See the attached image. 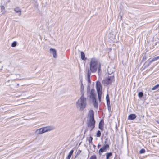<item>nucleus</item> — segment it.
Listing matches in <instances>:
<instances>
[{
	"mask_svg": "<svg viewBox=\"0 0 159 159\" xmlns=\"http://www.w3.org/2000/svg\"><path fill=\"white\" fill-rule=\"evenodd\" d=\"M95 121L94 118V112L91 110L89 111L87 120V125L89 128H90L92 131L95 127Z\"/></svg>",
	"mask_w": 159,
	"mask_h": 159,
	"instance_id": "f257e3e1",
	"label": "nucleus"
},
{
	"mask_svg": "<svg viewBox=\"0 0 159 159\" xmlns=\"http://www.w3.org/2000/svg\"><path fill=\"white\" fill-rule=\"evenodd\" d=\"M76 104L77 108L80 111H83L87 105L86 98L84 96H81L76 102Z\"/></svg>",
	"mask_w": 159,
	"mask_h": 159,
	"instance_id": "f03ea898",
	"label": "nucleus"
},
{
	"mask_svg": "<svg viewBox=\"0 0 159 159\" xmlns=\"http://www.w3.org/2000/svg\"><path fill=\"white\" fill-rule=\"evenodd\" d=\"M90 68L87 69V72L94 73L97 70L98 68V60L95 57H93L91 59L89 63Z\"/></svg>",
	"mask_w": 159,
	"mask_h": 159,
	"instance_id": "7ed1b4c3",
	"label": "nucleus"
},
{
	"mask_svg": "<svg viewBox=\"0 0 159 159\" xmlns=\"http://www.w3.org/2000/svg\"><path fill=\"white\" fill-rule=\"evenodd\" d=\"M96 87L99 101H100L102 94V85L101 83L98 81L96 83Z\"/></svg>",
	"mask_w": 159,
	"mask_h": 159,
	"instance_id": "20e7f679",
	"label": "nucleus"
},
{
	"mask_svg": "<svg viewBox=\"0 0 159 159\" xmlns=\"http://www.w3.org/2000/svg\"><path fill=\"white\" fill-rule=\"evenodd\" d=\"M113 76H108L107 78L105 79L102 81V83L105 84H111L114 80Z\"/></svg>",
	"mask_w": 159,
	"mask_h": 159,
	"instance_id": "39448f33",
	"label": "nucleus"
},
{
	"mask_svg": "<svg viewBox=\"0 0 159 159\" xmlns=\"http://www.w3.org/2000/svg\"><path fill=\"white\" fill-rule=\"evenodd\" d=\"M109 148V146L108 144H106L105 145H104L102 147L100 148L98 151L99 155H101L102 153L106 152Z\"/></svg>",
	"mask_w": 159,
	"mask_h": 159,
	"instance_id": "423d86ee",
	"label": "nucleus"
},
{
	"mask_svg": "<svg viewBox=\"0 0 159 159\" xmlns=\"http://www.w3.org/2000/svg\"><path fill=\"white\" fill-rule=\"evenodd\" d=\"M44 132L53 130L54 129V127L52 126H48L43 127Z\"/></svg>",
	"mask_w": 159,
	"mask_h": 159,
	"instance_id": "0eeeda50",
	"label": "nucleus"
},
{
	"mask_svg": "<svg viewBox=\"0 0 159 159\" xmlns=\"http://www.w3.org/2000/svg\"><path fill=\"white\" fill-rule=\"evenodd\" d=\"M81 82V86H80V92L81 94V96H84V88L83 85V84L82 83V80H80Z\"/></svg>",
	"mask_w": 159,
	"mask_h": 159,
	"instance_id": "6e6552de",
	"label": "nucleus"
},
{
	"mask_svg": "<svg viewBox=\"0 0 159 159\" xmlns=\"http://www.w3.org/2000/svg\"><path fill=\"white\" fill-rule=\"evenodd\" d=\"M49 51L50 53L52 54L54 58H56L57 57V51L55 49L51 48L50 49Z\"/></svg>",
	"mask_w": 159,
	"mask_h": 159,
	"instance_id": "1a4fd4ad",
	"label": "nucleus"
},
{
	"mask_svg": "<svg viewBox=\"0 0 159 159\" xmlns=\"http://www.w3.org/2000/svg\"><path fill=\"white\" fill-rule=\"evenodd\" d=\"M45 133L43 128H40L37 129L35 133L37 134H39Z\"/></svg>",
	"mask_w": 159,
	"mask_h": 159,
	"instance_id": "9d476101",
	"label": "nucleus"
},
{
	"mask_svg": "<svg viewBox=\"0 0 159 159\" xmlns=\"http://www.w3.org/2000/svg\"><path fill=\"white\" fill-rule=\"evenodd\" d=\"M90 95L91 100H94L96 98L95 94V90L94 89H92L90 92Z\"/></svg>",
	"mask_w": 159,
	"mask_h": 159,
	"instance_id": "9b49d317",
	"label": "nucleus"
},
{
	"mask_svg": "<svg viewBox=\"0 0 159 159\" xmlns=\"http://www.w3.org/2000/svg\"><path fill=\"white\" fill-rule=\"evenodd\" d=\"M14 11L16 13H18V15L20 16L21 14V10L19 7H16L14 9Z\"/></svg>",
	"mask_w": 159,
	"mask_h": 159,
	"instance_id": "f8f14e48",
	"label": "nucleus"
},
{
	"mask_svg": "<svg viewBox=\"0 0 159 159\" xmlns=\"http://www.w3.org/2000/svg\"><path fill=\"white\" fill-rule=\"evenodd\" d=\"M91 74V73L90 72H89V71H88V72H87V79L88 82V85H90V84H91V79L90 78Z\"/></svg>",
	"mask_w": 159,
	"mask_h": 159,
	"instance_id": "ddd939ff",
	"label": "nucleus"
},
{
	"mask_svg": "<svg viewBox=\"0 0 159 159\" xmlns=\"http://www.w3.org/2000/svg\"><path fill=\"white\" fill-rule=\"evenodd\" d=\"M136 116L134 114H131L129 115L128 117V119L130 120H133L136 118Z\"/></svg>",
	"mask_w": 159,
	"mask_h": 159,
	"instance_id": "4468645a",
	"label": "nucleus"
},
{
	"mask_svg": "<svg viewBox=\"0 0 159 159\" xmlns=\"http://www.w3.org/2000/svg\"><path fill=\"white\" fill-rule=\"evenodd\" d=\"M103 120L102 121V120H101V121L100 122L99 125H98V127L99 129H100L101 130H103Z\"/></svg>",
	"mask_w": 159,
	"mask_h": 159,
	"instance_id": "2eb2a0df",
	"label": "nucleus"
},
{
	"mask_svg": "<svg viewBox=\"0 0 159 159\" xmlns=\"http://www.w3.org/2000/svg\"><path fill=\"white\" fill-rule=\"evenodd\" d=\"M91 100L92 102H93V105L94 107L96 108H98V103L96 102V99H95L94 100Z\"/></svg>",
	"mask_w": 159,
	"mask_h": 159,
	"instance_id": "dca6fc26",
	"label": "nucleus"
},
{
	"mask_svg": "<svg viewBox=\"0 0 159 159\" xmlns=\"http://www.w3.org/2000/svg\"><path fill=\"white\" fill-rule=\"evenodd\" d=\"M81 57L82 60H85L86 59V58L85 57V55L83 52H81Z\"/></svg>",
	"mask_w": 159,
	"mask_h": 159,
	"instance_id": "f3484780",
	"label": "nucleus"
},
{
	"mask_svg": "<svg viewBox=\"0 0 159 159\" xmlns=\"http://www.w3.org/2000/svg\"><path fill=\"white\" fill-rule=\"evenodd\" d=\"M73 152H74V150L73 149L71 150L70 151L68 155L67 156V159H70L72 155L73 154Z\"/></svg>",
	"mask_w": 159,
	"mask_h": 159,
	"instance_id": "a211bd4d",
	"label": "nucleus"
},
{
	"mask_svg": "<svg viewBox=\"0 0 159 159\" xmlns=\"http://www.w3.org/2000/svg\"><path fill=\"white\" fill-rule=\"evenodd\" d=\"M106 159H109V157L112 155V153L111 152L107 153L106 154Z\"/></svg>",
	"mask_w": 159,
	"mask_h": 159,
	"instance_id": "6ab92c4d",
	"label": "nucleus"
},
{
	"mask_svg": "<svg viewBox=\"0 0 159 159\" xmlns=\"http://www.w3.org/2000/svg\"><path fill=\"white\" fill-rule=\"evenodd\" d=\"M106 100L107 101V103H110V98L108 94H107L106 96Z\"/></svg>",
	"mask_w": 159,
	"mask_h": 159,
	"instance_id": "aec40b11",
	"label": "nucleus"
},
{
	"mask_svg": "<svg viewBox=\"0 0 159 159\" xmlns=\"http://www.w3.org/2000/svg\"><path fill=\"white\" fill-rule=\"evenodd\" d=\"M101 135V133L100 131L98 130L96 134V136L97 137H99Z\"/></svg>",
	"mask_w": 159,
	"mask_h": 159,
	"instance_id": "412c9836",
	"label": "nucleus"
},
{
	"mask_svg": "<svg viewBox=\"0 0 159 159\" xmlns=\"http://www.w3.org/2000/svg\"><path fill=\"white\" fill-rule=\"evenodd\" d=\"M157 60V59L156 58V57H154L152 58V59L150 61L149 64H150L152 62H153L154 61Z\"/></svg>",
	"mask_w": 159,
	"mask_h": 159,
	"instance_id": "4be33fe9",
	"label": "nucleus"
},
{
	"mask_svg": "<svg viewBox=\"0 0 159 159\" xmlns=\"http://www.w3.org/2000/svg\"><path fill=\"white\" fill-rule=\"evenodd\" d=\"M17 42L16 41H14L11 44V46L12 47H14L16 46Z\"/></svg>",
	"mask_w": 159,
	"mask_h": 159,
	"instance_id": "5701e85b",
	"label": "nucleus"
},
{
	"mask_svg": "<svg viewBox=\"0 0 159 159\" xmlns=\"http://www.w3.org/2000/svg\"><path fill=\"white\" fill-rule=\"evenodd\" d=\"M98 68V72L99 73L101 70V63H99Z\"/></svg>",
	"mask_w": 159,
	"mask_h": 159,
	"instance_id": "b1692460",
	"label": "nucleus"
},
{
	"mask_svg": "<svg viewBox=\"0 0 159 159\" xmlns=\"http://www.w3.org/2000/svg\"><path fill=\"white\" fill-rule=\"evenodd\" d=\"M145 150L144 149L142 148L140 150L139 153L140 154H142L145 153Z\"/></svg>",
	"mask_w": 159,
	"mask_h": 159,
	"instance_id": "393cba45",
	"label": "nucleus"
},
{
	"mask_svg": "<svg viewBox=\"0 0 159 159\" xmlns=\"http://www.w3.org/2000/svg\"><path fill=\"white\" fill-rule=\"evenodd\" d=\"M158 87H159V84L156 85L152 88V90H155Z\"/></svg>",
	"mask_w": 159,
	"mask_h": 159,
	"instance_id": "a878e982",
	"label": "nucleus"
},
{
	"mask_svg": "<svg viewBox=\"0 0 159 159\" xmlns=\"http://www.w3.org/2000/svg\"><path fill=\"white\" fill-rule=\"evenodd\" d=\"M143 95V93L142 92H139L138 93V96L139 98H141Z\"/></svg>",
	"mask_w": 159,
	"mask_h": 159,
	"instance_id": "bb28decb",
	"label": "nucleus"
},
{
	"mask_svg": "<svg viewBox=\"0 0 159 159\" xmlns=\"http://www.w3.org/2000/svg\"><path fill=\"white\" fill-rule=\"evenodd\" d=\"M89 159H97V157L96 155H93L91 156Z\"/></svg>",
	"mask_w": 159,
	"mask_h": 159,
	"instance_id": "cd10ccee",
	"label": "nucleus"
},
{
	"mask_svg": "<svg viewBox=\"0 0 159 159\" xmlns=\"http://www.w3.org/2000/svg\"><path fill=\"white\" fill-rule=\"evenodd\" d=\"M93 140V138L90 136V139H89L88 141L89 143H92V140Z\"/></svg>",
	"mask_w": 159,
	"mask_h": 159,
	"instance_id": "c85d7f7f",
	"label": "nucleus"
},
{
	"mask_svg": "<svg viewBox=\"0 0 159 159\" xmlns=\"http://www.w3.org/2000/svg\"><path fill=\"white\" fill-rule=\"evenodd\" d=\"M1 11H3L5 10V7L3 5H1Z\"/></svg>",
	"mask_w": 159,
	"mask_h": 159,
	"instance_id": "c756f323",
	"label": "nucleus"
},
{
	"mask_svg": "<svg viewBox=\"0 0 159 159\" xmlns=\"http://www.w3.org/2000/svg\"><path fill=\"white\" fill-rule=\"evenodd\" d=\"M107 107H108V109L109 111L111 110V105L110 104V103H107Z\"/></svg>",
	"mask_w": 159,
	"mask_h": 159,
	"instance_id": "7c9ffc66",
	"label": "nucleus"
},
{
	"mask_svg": "<svg viewBox=\"0 0 159 159\" xmlns=\"http://www.w3.org/2000/svg\"><path fill=\"white\" fill-rule=\"evenodd\" d=\"M146 59V56L145 55H144L143 57V60H145Z\"/></svg>",
	"mask_w": 159,
	"mask_h": 159,
	"instance_id": "2f4dec72",
	"label": "nucleus"
},
{
	"mask_svg": "<svg viewBox=\"0 0 159 159\" xmlns=\"http://www.w3.org/2000/svg\"><path fill=\"white\" fill-rule=\"evenodd\" d=\"M101 146V145L100 144H98V148H99Z\"/></svg>",
	"mask_w": 159,
	"mask_h": 159,
	"instance_id": "473e14b6",
	"label": "nucleus"
},
{
	"mask_svg": "<svg viewBox=\"0 0 159 159\" xmlns=\"http://www.w3.org/2000/svg\"><path fill=\"white\" fill-rule=\"evenodd\" d=\"M156 57V58H157V60L159 59V56H157Z\"/></svg>",
	"mask_w": 159,
	"mask_h": 159,
	"instance_id": "72a5a7b5",
	"label": "nucleus"
},
{
	"mask_svg": "<svg viewBox=\"0 0 159 159\" xmlns=\"http://www.w3.org/2000/svg\"><path fill=\"white\" fill-rule=\"evenodd\" d=\"M104 143H105L106 144V143H107V141H105V142H104Z\"/></svg>",
	"mask_w": 159,
	"mask_h": 159,
	"instance_id": "f704fd0d",
	"label": "nucleus"
},
{
	"mask_svg": "<svg viewBox=\"0 0 159 159\" xmlns=\"http://www.w3.org/2000/svg\"><path fill=\"white\" fill-rule=\"evenodd\" d=\"M87 129H86V130H85V133L87 131Z\"/></svg>",
	"mask_w": 159,
	"mask_h": 159,
	"instance_id": "c9c22d12",
	"label": "nucleus"
},
{
	"mask_svg": "<svg viewBox=\"0 0 159 159\" xmlns=\"http://www.w3.org/2000/svg\"><path fill=\"white\" fill-rule=\"evenodd\" d=\"M107 138H106V140H107Z\"/></svg>",
	"mask_w": 159,
	"mask_h": 159,
	"instance_id": "e433bc0d",
	"label": "nucleus"
},
{
	"mask_svg": "<svg viewBox=\"0 0 159 159\" xmlns=\"http://www.w3.org/2000/svg\"><path fill=\"white\" fill-rule=\"evenodd\" d=\"M10 0H9V1H8V2H10Z\"/></svg>",
	"mask_w": 159,
	"mask_h": 159,
	"instance_id": "4c0bfd02",
	"label": "nucleus"
}]
</instances>
